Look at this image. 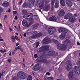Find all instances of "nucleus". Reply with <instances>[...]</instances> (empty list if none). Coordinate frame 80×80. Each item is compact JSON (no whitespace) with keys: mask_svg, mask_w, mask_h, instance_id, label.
<instances>
[{"mask_svg":"<svg viewBox=\"0 0 80 80\" xmlns=\"http://www.w3.org/2000/svg\"><path fill=\"white\" fill-rule=\"evenodd\" d=\"M3 8H0V12H3Z\"/></svg>","mask_w":80,"mask_h":80,"instance_id":"de8ad7c7","label":"nucleus"},{"mask_svg":"<svg viewBox=\"0 0 80 80\" xmlns=\"http://www.w3.org/2000/svg\"><path fill=\"white\" fill-rule=\"evenodd\" d=\"M46 59L47 58H44L42 61V62H46Z\"/></svg>","mask_w":80,"mask_h":80,"instance_id":"ea45409f","label":"nucleus"},{"mask_svg":"<svg viewBox=\"0 0 80 80\" xmlns=\"http://www.w3.org/2000/svg\"><path fill=\"white\" fill-rule=\"evenodd\" d=\"M32 35L30 37L31 38H35L37 37L38 32L36 31H33L31 32Z\"/></svg>","mask_w":80,"mask_h":80,"instance_id":"0eeeda50","label":"nucleus"},{"mask_svg":"<svg viewBox=\"0 0 80 80\" xmlns=\"http://www.w3.org/2000/svg\"><path fill=\"white\" fill-rule=\"evenodd\" d=\"M51 74V73H50L49 72H46V75H50Z\"/></svg>","mask_w":80,"mask_h":80,"instance_id":"58836bf2","label":"nucleus"},{"mask_svg":"<svg viewBox=\"0 0 80 80\" xmlns=\"http://www.w3.org/2000/svg\"><path fill=\"white\" fill-rule=\"evenodd\" d=\"M30 16H31V17H33V14H32V13H30Z\"/></svg>","mask_w":80,"mask_h":80,"instance_id":"13d9d810","label":"nucleus"},{"mask_svg":"<svg viewBox=\"0 0 80 80\" xmlns=\"http://www.w3.org/2000/svg\"><path fill=\"white\" fill-rule=\"evenodd\" d=\"M15 0H13V4H14L15 3Z\"/></svg>","mask_w":80,"mask_h":80,"instance_id":"680f3d73","label":"nucleus"},{"mask_svg":"<svg viewBox=\"0 0 80 80\" xmlns=\"http://www.w3.org/2000/svg\"><path fill=\"white\" fill-rule=\"evenodd\" d=\"M65 14V11L63 10H61L60 12L58 13V15L59 17H63V16H64V15Z\"/></svg>","mask_w":80,"mask_h":80,"instance_id":"9b49d317","label":"nucleus"},{"mask_svg":"<svg viewBox=\"0 0 80 80\" xmlns=\"http://www.w3.org/2000/svg\"><path fill=\"white\" fill-rule=\"evenodd\" d=\"M23 35L24 37H26L27 34H26V33H24L23 34Z\"/></svg>","mask_w":80,"mask_h":80,"instance_id":"052dcab7","label":"nucleus"},{"mask_svg":"<svg viewBox=\"0 0 80 80\" xmlns=\"http://www.w3.org/2000/svg\"><path fill=\"white\" fill-rule=\"evenodd\" d=\"M15 38L16 40H18V37H17V36H15Z\"/></svg>","mask_w":80,"mask_h":80,"instance_id":"5fc2aeb1","label":"nucleus"},{"mask_svg":"<svg viewBox=\"0 0 80 80\" xmlns=\"http://www.w3.org/2000/svg\"><path fill=\"white\" fill-rule=\"evenodd\" d=\"M34 57L35 58H37V57H38V56L37 55V54H35L34 55Z\"/></svg>","mask_w":80,"mask_h":80,"instance_id":"c03bdc74","label":"nucleus"},{"mask_svg":"<svg viewBox=\"0 0 80 80\" xmlns=\"http://www.w3.org/2000/svg\"><path fill=\"white\" fill-rule=\"evenodd\" d=\"M17 29L18 31H20V27L18 26L17 28Z\"/></svg>","mask_w":80,"mask_h":80,"instance_id":"a19ab883","label":"nucleus"},{"mask_svg":"<svg viewBox=\"0 0 80 80\" xmlns=\"http://www.w3.org/2000/svg\"><path fill=\"white\" fill-rule=\"evenodd\" d=\"M42 33H39L38 34L37 33V37H40L41 36H42Z\"/></svg>","mask_w":80,"mask_h":80,"instance_id":"72a5a7b5","label":"nucleus"},{"mask_svg":"<svg viewBox=\"0 0 80 80\" xmlns=\"http://www.w3.org/2000/svg\"><path fill=\"white\" fill-rule=\"evenodd\" d=\"M0 41H1V42H3V39H0Z\"/></svg>","mask_w":80,"mask_h":80,"instance_id":"0e129e2a","label":"nucleus"},{"mask_svg":"<svg viewBox=\"0 0 80 80\" xmlns=\"http://www.w3.org/2000/svg\"><path fill=\"white\" fill-rule=\"evenodd\" d=\"M56 32V29L52 27H51L48 29V32L49 35H52Z\"/></svg>","mask_w":80,"mask_h":80,"instance_id":"7ed1b4c3","label":"nucleus"},{"mask_svg":"<svg viewBox=\"0 0 80 80\" xmlns=\"http://www.w3.org/2000/svg\"><path fill=\"white\" fill-rule=\"evenodd\" d=\"M22 24L24 27L28 26V23L27 22V21L26 20H23L22 21Z\"/></svg>","mask_w":80,"mask_h":80,"instance_id":"dca6fc26","label":"nucleus"},{"mask_svg":"<svg viewBox=\"0 0 80 80\" xmlns=\"http://www.w3.org/2000/svg\"><path fill=\"white\" fill-rule=\"evenodd\" d=\"M34 45H36L35 48H37V47H38V46L39 45V42H38L37 44L35 43L34 44Z\"/></svg>","mask_w":80,"mask_h":80,"instance_id":"473e14b6","label":"nucleus"},{"mask_svg":"<svg viewBox=\"0 0 80 80\" xmlns=\"http://www.w3.org/2000/svg\"><path fill=\"white\" fill-rule=\"evenodd\" d=\"M48 53L49 55H53L55 53V51H53L52 50H51Z\"/></svg>","mask_w":80,"mask_h":80,"instance_id":"b1692460","label":"nucleus"},{"mask_svg":"<svg viewBox=\"0 0 80 80\" xmlns=\"http://www.w3.org/2000/svg\"><path fill=\"white\" fill-rule=\"evenodd\" d=\"M67 32H68V30L64 28L63 30V32H62V33L65 34L67 33Z\"/></svg>","mask_w":80,"mask_h":80,"instance_id":"a878e982","label":"nucleus"},{"mask_svg":"<svg viewBox=\"0 0 80 80\" xmlns=\"http://www.w3.org/2000/svg\"><path fill=\"white\" fill-rule=\"evenodd\" d=\"M8 12H10V9H9V10H8Z\"/></svg>","mask_w":80,"mask_h":80,"instance_id":"338daca9","label":"nucleus"},{"mask_svg":"<svg viewBox=\"0 0 80 80\" xmlns=\"http://www.w3.org/2000/svg\"><path fill=\"white\" fill-rule=\"evenodd\" d=\"M3 52H6V49H5L4 51H3Z\"/></svg>","mask_w":80,"mask_h":80,"instance_id":"774afa93","label":"nucleus"},{"mask_svg":"<svg viewBox=\"0 0 80 80\" xmlns=\"http://www.w3.org/2000/svg\"><path fill=\"white\" fill-rule=\"evenodd\" d=\"M49 50V48L47 46L42 47L39 48L40 52H46V51H47V50Z\"/></svg>","mask_w":80,"mask_h":80,"instance_id":"6e6552de","label":"nucleus"},{"mask_svg":"<svg viewBox=\"0 0 80 80\" xmlns=\"http://www.w3.org/2000/svg\"><path fill=\"white\" fill-rule=\"evenodd\" d=\"M50 42H51V40L48 37L45 38L42 41V43L44 44H48Z\"/></svg>","mask_w":80,"mask_h":80,"instance_id":"39448f33","label":"nucleus"},{"mask_svg":"<svg viewBox=\"0 0 80 80\" xmlns=\"http://www.w3.org/2000/svg\"><path fill=\"white\" fill-rule=\"evenodd\" d=\"M78 66L80 68V59L79 60V62L78 63Z\"/></svg>","mask_w":80,"mask_h":80,"instance_id":"4c0bfd02","label":"nucleus"},{"mask_svg":"<svg viewBox=\"0 0 80 80\" xmlns=\"http://www.w3.org/2000/svg\"><path fill=\"white\" fill-rule=\"evenodd\" d=\"M76 73L77 75H79L80 74V70L77 71V72H75Z\"/></svg>","mask_w":80,"mask_h":80,"instance_id":"2f4dec72","label":"nucleus"},{"mask_svg":"<svg viewBox=\"0 0 80 80\" xmlns=\"http://www.w3.org/2000/svg\"><path fill=\"white\" fill-rule=\"evenodd\" d=\"M45 4L44 1H41L40 2L39 4V6L40 8L41 9H44L45 8Z\"/></svg>","mask_w":80,"mask_h":80,"instance_id":"423d86ee","label":"nucleus"},{"mask_svg":"<svg viewBox=\"0 0 80 80\" xmlns=\"http://www.w3.org/2000/svg\"><path fill=\"white\" fill-rule=\"evenodd\" d=\"M13 13L14 14H17V11H14L13 12Z\"/></svg>","mask_w":80,"mask_h":80,"instance_id":"864d4df0","label":"nucleus"},{"mask_svg":"<svg viewBox=\"0 0 80 80\" xmlns=\"http://www.w3.org/2000/svg\"><path fill=\"white\" fill-rule=\"evenodd\" d=\"M72 80H77V79L74 78H72Z\"/></svg>","mask_w":80,"mask_h":80,"instance_id":"603ef678","label":"nucleus"},{"mask_svg":"<svg viewBox=\"0 0 80 80\" xmlns=\"http://www.w3.org/2000/svg\"><path fill=\"white\" fill-rule=\"evenodd\" d=\"M63 28H60L58 29V31L60 32H62V33H63Z\"/></svg>","mask_w":80,"mask_h":80,"instance_id":"393cba45","label":"nucleus"},{"mask_svg":"<svg viewBox=\"0 0 80 80\" xmlns=\"http://www.w3.org/2000/svg\"><path fill=\"white\" fill-rule=\"evenodd\" d=\"M50 4L46 5L45 8H44L45 11H47L50 10Z\"/></svg>","mask_w":80,"mask_h":80,"instance_id":"2eb2a0df","label":"nucleus"},{"mask_svg":"<svg viewBox=\"0 0 80 80\" xmlns=\"http://www.w3.org/2000/svg\"><path fill=\"white\" fill-rule=\"evenodd\" d=\"M50 1H48V0H47V1H45V5H50V4H48V3H50Z\"/></svg>","mask_w":80,"mask_h":80,"instance_id":"7c9ffc66","label":"nucleus"},{"mask_svg":"<svg viewBox=\"0 0 80 80\" xmlns=\"http://www.w3.org/2000/svg\"><path fill=\"white\" fill-rule=\"evenodd\" d=\"M59 4V2L58 1L55 4V8H58V4Z\"/></svg>","mask_w":80,"mask_h":80,"instance_id":"cd10ccee","label":"nucleus"},{"mask_svg":"<svg viewBox=\"0 0 80 80\" xmlns=\"http://www.w3.org/2000/svg\"><path fill=\"white\" fill-rule=\"evenodd\" d=\"M52 41H53L54 43H55L56 44H58L57 46V48L58 49L60 50H66L67 48V46L66 45H67L68 43H70L71 41L69 39H67L65 40V41H63V45L61 44L58 43V41L57 40H55L54 39H52Z\"/></svg>","mask_w":80,"mask_h":80,"instance_id":"f257e3e1","label":"nucleus"},{"mask_svg":"<svg viewBox=\"0 0 80 80\" xmlns=\"http://www.w3.org/2000/svg\"><path fill=\"white\" fill-rule=\"evenodd\" d=\"M49 20L51 21V22H57V18L56 17L53 16L49 18Z\"/></svg>","mask_w":80,"mask_h":80,"instance_id":"9d476101","label":"nucleus"},{"mask_svg":"<svg viewBox=\"0 0 80 80\" xmlns=\"http://www.w3.org/2000/svg\"><path fill=\"white\" fill-rule=\"evenodd\" d=\"M66 3L69 7H72L73 5V3L70 0H68L66 1Z\"/></svg>","mask_w":80,"mask_h":80,"instance_id":"f3484780","label":"nucleus"},{"mask_svg":"<svg viewBox=\"0 0 80 80\" xmlns=\"http://www.w3.org/2000/svg\"><path fill=\"white\" fill-rule=\"evenodd\" d=\"M22 7L24 8H31V4L25 2L22 5Z\"/></svg>","mask_w":80,"mask_h":80,"instance_id":"f8f14e48","label":"nucleus"},{"mask_svg":"<svg viewBox=\"0 0 80 80\" xmlns=\"http://www.w3.org/2000/svg\"><path fill=\"white\" fill-rule=\"evenodd\" d=\"M41 68L40 64L38 63L36 64L32 68V69L35 71L38 70Z\"/></svg>","mask_w":80,"mask_h":80,"instance_id":"1a4fd4ad","label":"nucleus"},{"mask_svg":"<svg viewBox=\"0 0 80 80\" xmlns=\"http://www.w3.org/2000/svg\"><path fill=\"white\" fill-rule=\"evenodd\" d=\"M29 2H31V3H34L35 2V0H28Z\"/></svg>","mask_w":80,"mask_h":80,"instance_id":"e433bc0d","label":"nucleus"},{"mask_svg":"<svg viewBox=\"0 0 80 80\" xmlns=\"http://www.w3.org/2000/svg\"><path fill=\"white\" fill-rule=\"evenodd\" d=\"M72 17V14L71 13H68L66 15L64 16V18L65 19H68L69 18H71Z\"/></svg>","mask_w":80,"mask_h":80,"instance_id":"ddd939ff","label":"nucleus"},{"mask_svg":"<svg viewBox=\"0 0 80 80\" xmlns=\"http://www.w3.org/2000/svg\"><path fill=\"white\" fill-rule=\"evenodd\" d=\"M75 20H76V19L74 18H70L69 19V21L72 23H73L75 21Z\"/></svg>","mask_w":80,"mask_h":80,"instance_id":"6ab92c4d","label":"nucleus"},{"mask_svg":"<svg viewBox=\"0 0 80 80\" xmlns=\"http://www.w3.org/2000/svg\"><path fill=\"white\" fill-rule=\"evenodd\" d=\"M18 45H19V43L18 42H17L16 44V47L18 46Z\"/></svg>","mask_w":80,"mask_h":80,"instance_id":"bf43d9fd","label":"nucleus"},{"mask_svg":"<svg viewBox=\"0 0 80 80\" xmlns=\"http://www.w3.org/2000/svg\"><path fill=\"white\" fill-rule=\"evenodd\" d=\"M12 80H18V77H14L13 78Z\"/></svg>","mask_w":80,"mask_h":80,"instance_id":"f704fd0d","label":"nucleus"},{"mask_svg":"<svg viewBox=\"0 0 80 80\" xmlns=\"http://www.w3.org/2000/svg\"><path fill=\"white\" fill-rule=\"evenodd\" d=\"M18 49V47L16 46L15 49L14 50V51H16V50H17V49Z\"/></svg>","mask_w":80,"mask_h":80,"instance_id":"a18cd8bd","label":"nucleus"},{"mask_svg":"<svg viewBox=\"0 0 80 80\" xmlns=\"http://www.w3.org/2000/svg\"><path fill=\"white\" fill-rule=\"evenodd\" d=\"M12 55H15V52H12Z\"/></svg>","mask_w":80,"mask_h":80,"instance_id":"6e6d98bb","label":"nucleus"},{"mask_svg":"<svg viewBox=\"0 0 80 80\" xmlns=\"http://www.w3.org/2000/svg\"><path fill=\"white\" fill-rule=\"evenodd\" d=\"M8 62H9V63H11V62H12V60L11 59H8Z\"/></svg>","mask_w":80,"mask_h":80,"instance_id":"49530a36","label":"nucleus"},{"mask_svg":"<svg viewBox=\"0 0 80 80\" xmlns=\"http://www.w3.org/2000/svg\"><path fill=\"white\" fill-rule=\"evenodd\" d=\"M55 2H52V1L51 5H54V3Z\"/></svg>","mask_w":80,"mask_h":80,"instance_id":"3c124183","label":"nucleus"},{"mask_svg":"<svg viewBox=\"0 0 80 80\" xmlns=\"http://www.w3.org/2000/svg\"><path fill=\"white\" fill-rule=\"evenodd\" d=\"M9 29L10 32H12V31H13V29H12V28H9Z\"/></svg>","mask_w":80,"mask_h":80,"instance_id":"79ce46f5","label":"nucleus"},{"mask_svg":"<svg viewBox=\"0 0 80 80\" xmlns=\"http://www.w3.org/2000/svg\"><path fill=\"white\" fill-rule=\"evenodd\" d=\"M2 75V73H0V79L1 78V77Z\"/></svg>","mask_w":80,"mask_h":80,"instance_id":"e2e57ef3","label":"nucleus"},{"mask_svg":"<svg viewBox=\"0 0 80 80\" xmlns=\"http://www.w3.org/2000/svg\"><path fill=\"white\" fill-rule=\"evenodd\" d=\"M18 78L23 80V79H25L26 77H27V74L22 71H19L18 73Z\"/></svg>","mask_w":80,"mask_h":80,"instance_id":"f03ea898","label":"nucleus"},{"mask_svg":"<svg viewBox=\"0 0 80 80\" xmlns=\"http://www.w3.org/2000/svg\"><path fill=\"white\" fill-rule=\"evenodd\" d=\"M60 2L62 6H65V0H60Z\"/></svg>","mask_w":80,"mask_h":80,"instance_id":"aec40b11","label":"nucleus"},{"mask_svg":"<svg viewBox=\"0 0 80 80\" xmlns=\"http://www.w3.org/2000/svg\"><path fill=\"white\" fill-rule=\"evenodd\" d=\"M22 3V0H21V1L19 2V4L20 5H21Z\"/></svg>","mask_w":80,"mask_h":80,"instance_id":"8fccbe9b","label":"nucleus"},{"mask_svg":"<svg viewBox=\"0 0 80 80\" xmlns=\"http://www.w3.org/2000/svg\"><path fill=\"white\" fill-rule=\"evenodd\" d=\"M74 70L75 72L77 71H78L79 70H80V69H79V68H78V67L77 66H75L74 68Z\"/></svg>","mask_w":80,"mask_h":80,"instance_id":"4be33fe9","label":"nucleus"},{"mask_svg":"<svg viewBox=\"0 0 80 80\" xmlns=\"http://www.w3.org/2000/svg\"><path fill=\"white\" fill-rule=\"evenodd\" d=\"M15 20H17V19H18V18L17 17V16H15Z\"/></svg>","mask_w":80,"mask_h":80,"instance_id":"4d7b16f0","label":"nucleus"},{"mask_svg":"<svg viewBox=\"0 0 80 80\" xmlns=\"http://www.w3.org/2000/svg\"><path fill=\"white\" fill-rule=\"evenodd\" d=\"M35 27H37L38 26V24H36L34 25Z\"/></svg>","mask_w":80,"mask_h":80,"instance_id":"09e8293b","label":"nucleus"},{"mask_svg":"<svg viewBox=\"0 0 80 80\" xmlns=\"http://www.w3.org/2000/svg\"><path fill=\"white\" fill-rule=\"evenodd\" d=\"M27 80H32V76L30 75H29Z\"/></svg>","mask_w":80,"mask_h":80,"instance_id":"bb28decb","label":"nucleus"},{"mask_svg":"<svg viewBox=\"0 0 80 80\" xmlns=\"http://www.w3.org/2000/svg\"><path fill=\"white\" fill-rule=\"evenodd\" d=\"M0 52H1V53H3V50H0Z\"/></svg>","mask_w":80,"mask_h":80,"instance_id":"37998d69","label":"nucleus"},{"mask_svg":"<svg viewBox=\"0 0 80 80\" xmlns=\"http://www.w3.org/2000/svg\"><path fill=\"white\" fill-rule=\"evenodd\" d=\"M44 80H53V78L52 77H45L44 78Z\"/></svg>","mask_w":80,"mask_h":80,"instance_id":"a211bd4d","label":"nucleus"},{"mask_svg":"<svg viewBox=\"0 0 80 80\" xmlns=\"http://www.w3.org/2000/svg\"><path fill=\"white\" fill-rule=\"evenodd\" d=\"M66 63L65 68L67 69V70L68 71L69 70L72 68V63L70 61H67L66 62Z\"/></svg>","mask_w":80,"mask_h":80,"instance_id":"20e7f679","label":"nucleus"},{"mask_svg":"<svg viewBox=\"0 0 80 80\" xmlns=\"http://www.w3.org/2000/svg\"><path fill=\"white\" fill-rule=\"evenodd\" d=\"M18 49H19V50H20L21 51V52H23V49L22 48V47L20 46H18Z\"/></svg>","mask_w":80,"mask_h":80,"instance_id":"c756f323","label":"nucleus"},{"mask_svg":"<svg viewBox=\"0 0 80 80\" xmlns=\"http://www.w3.org/2000/svg\"><path fill=\"white\" fill-rule=\"evenodd\" d=\"M9 5V3L7 1H4L2 4V6L4 7H8Z\"/></svg>","mask_w":80,"mask_h":80,"instance_id":"4468645a","label":"nucleus"},{"mask_svg":"<svg viewBox=\"0 0 80 80\" xmlns=\"http://www.w3.org/2000/svg\"><path fill=\"white\" fill-rule=\"evenodd\" d=\"M73 72H71L69 73V75H68V77L69 78H71L72 77H73Z\"/></svg>","mask_w":80,"mask_h":80,"instance_id":"5701e85b","label":"nucleus"},{"mask_svg":"<svg viewBox=\"0 0 80 80\" xmlns=\"http://www.w3.org/2000/svg\"><path fill=\"white\" fill-rule=\"evenodd\" d=\"M66 34H63V33H62L61 35H60V38L61 39H63L65 38Z\"/></svg>","mask_w":80,"mask_h":80,"instance_id":"412c9836","label":"nucleus"},{"mask_svg":"<svg viewBox=\"0 0 80 80\" xmlns=\"http://www.w3.org/2000/svg\"><path fill=\"white\" fill-rule=\"evenodd\" d=\"M77 45H80V43H79L78 42H77Z\"/></svg>","mask_w":80,"mask_h":80,"instance_id":"69168bd1","label":"nucleus"},{"mask_svg":"<svg viewBox=\"0 0 80 80\" xmlns=\"http://www.w3.org/2000/svg\"><path fill=\"white\" fill-rule=\"evenodd\" d=\"M12 39L13 42H15V38L14 36L12 37Z\"/></svg>","mask_w":80,"mask_h":80,"instance_id":"c85d7f7f","label":"nucleus"},{"mask_svg":"<svg viewBox=\"0 0 80 80\" xmlns=\"http://www.w3.org/2000/svg\"><path fill=\"white\" fill-rule=\"evenodd\" d=\"M22 12L24 14H25L26 13H27V11L25 10H22Z\"/></svg>","mask_w":80,"mask_h":80,"instance_id":"c9c22d12","label":"nucleus"}]
</instances>
